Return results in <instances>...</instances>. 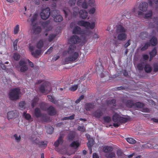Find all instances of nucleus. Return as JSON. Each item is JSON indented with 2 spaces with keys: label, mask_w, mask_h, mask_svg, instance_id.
<instances>
[{
  "label": "nucleus",
  "mask_w": 158,
  "mask_h": 158,
  "mask_svg": "<svg viewBox=\"0 0 158 158\" xmlns=\"http://www.w3.org/2000/svg\"><path fill=\"white\" fill-rule=\"evenodd\" d=\"M76 49V46L74 44L70 45L69 46L67 54V57L65 59L67 63L69 61H75L78 57L79 54L77 52L75 51Z\"/></svg>",
  "instance_id": "1"
},
{
  "label": "nucleus",
  "mask_w": 158,
  "mask_h": 158,
  "mask_svg": "<svg viewBox=\"0 0 158 158\" xmlns=\"http://www.w3.org/2000/svg\"><path fill=\"white\" fill-rule=\"evenodd\" d=\"M37 17V14H35L31 17L30 20L32 26L31 28V32L34 34H39L41 31V28L39 26L37 27L36 25Z\"/></svg>",
  "instance_id": "2"
},
{
  "label": "nucleus",
  "mask_w": 158,
  "mask_h": 158,
  "mask_svg": "<svg viewBox=\"0 0 158 158\" xmlns=\"http://www.w3.org/2000/svg\"><path fill=\"white\" fill-rule=\"evenodd\" d=\"M129 118L128 117H123L119 114L115 113L114 114L112 118L113 121L114 122L113 125L115 127H118L120 123H125Z\"/></svg>",
  "instance_id": "3"
},
{
  "label": "nucleus",
  "mask_w": 158,
  "mask_h": 158,
  "mask_svg": "<svg viewBox=\"0 0 158 158\" xmlns=\"http://www.w3.org/2000/svg\"><path fill=\"white\" fill-rule=\"evenodd\" d=\"M70 27L73 29V33L74 34H81L83 37H85L88 35L90 33L89 31H85L82 32L81 30V28L77 26L74 22L70 24Z\"/></svg>",
  "instance_id": "4"
},
{
  "label": "nucleus",
  "mask_w": 158,
  "mask_h": 158,
  "mask_svg": "<svg viewBox=\"0 0 158 158\" xmlns=\"http://www.w3.org/2000/svg\"><path fill=\"white\" fill-rule=\"evenodd\" d=\"M127 29L121 25L117 27V32L118 33V39L120 40H124L127 38V35L126 33Z\"/></svg>",
  "instance_id": "5"
},
{
  "label": "nucleus",
  "mask_w": 158,
  "mask_h": 158,
  "mask_svg": "<svg viewBox=\"0 0 158 158\" xmlns=\"http://www.w3.org/2000/svg\"><path fill=\"white\" fill-rule=\"evenodd\" d=\"M20 94V89L19 88H15L10 90L8 96L10 100H15L19 98Z\"/></svg>",
  "instance_id": "6"
},
{
  "label": "nucleus",
  "mask_w": 158,
  "mask_h": 158,
  "mask_svg": "<svg viewBox=\"0 0 158 158\" xmlns=\"http://www.w3.org/2000/svg\"><path fill=\"white\" fill-rule=\"evenodd\" d=\"M95 22H93L90 23L89 22L85 21L83 20L80 21L77 23L80 26H83L87 29H93L95 27Z\"/></svg>",
  "instance_id": "7"
},
{
  "label": "nucleus",
  "mask_w": 158,
  "mask_h": 158,
  "mask_svg": "<svg viewBox=\"0 0 158 158\" xmlns=\"http://www.w3.org/2000/svg\"><path fill=\"white\" fill-rule=\"evenodd\" d=\"M40 15L42 19L45 20L48 19L50 15V9L48 7L42 9Z\"/></svg>",
  "instance_id": "8"
},
{
  "label": "nucleus",
  "mask_w": 158,
  "mask_h": 158,
  "mask_svg": "<svg viewBox=\"0 0 158 158\" xmlns=\"http://www.w3.org/2000/svg\"><path fill=\"white\" fill-rule=\"evenodd\" d=\"M52 15L54 18V20L56 22H59L62 20L63 18L60 15L59 11L54 10L52 12Z\"/></svg>",
  "instance_id": "9"
},
{
  "label": "nucleus",
  "mask_w": 158,
  "mask_h": 158,
  "mask_svg": "<svg viewBox=\"0 0 158 158\" xmlns=\"http://www.w3.org/2000/svg\"><path fill=\"white\" fill-rule=\"evenodd\" d=\"M27 64L26 60L25 59L20 60L19 62V65L20 67V71L22 72H24L27 71L28 69V67L26 65Z\"/></svg>",
  "instance_id": "10"
},
{
  "label": "nucleus",
  "mask_w": 158,
  "mask_h": 158,
  "mask_svg": "<svg viewBox=\"0 0 158 158\" xmlns=\"http://www.w3.org/2000/svg\"><path fill=\"white\" fill-rule=\"evenodd\" d=\"M18 116V112L16 110L10 111L7 113V117L9 120L16 118Z\"/></svg>",
  "instance_id": "11"
},
{
  "label": "nucleus",
  "mask_w": 158,
  "mask_h": 158,
  "mask_svg": "<svg viewBox=\"0 0 158 158\" xmlns=\"http://www.w3.org/2000/svg\"><path fill=\"white\" fill-rule=\"evenodd\" d=\"M80 41V40L79 38L77 35H73L71 36L69 40V43L71 45H73L74 44H75Z\"/></svg>",
  "instance_id": "12"
},
{
  "label": "nucleus",
  "mask_w": 158,
  "mask_h": 158,
  "mask_svg": "<svg viewBox=\"0 0 158 158\" xmlns=\"http://www.w3.org/2000/svg\"><path fill=\"white\" fill-rule=\"evenodd\" d=\"M44 44L45 45L46 47H47L48 45V43L47 41H46L45 40H40L37 44V48L39 49L43 47Z\"/></svg>",
  "instance_id": "13"
},
{
  "label": "nucleus",
  "mask_w": 158,
  "mask_h": 158,
  "mask_svg": "<svg viewBox=\"0 0 158 158\" xmlns=\"http://www.w3.org/2000/svg\"><path fill=\"white\" fill-rule=\"evenodd\" d=\"M34 48L35 47L31 45L29 46V49L31 51L32 55L36 57L40 54V51L39 50H37L34 52Z\"/></svg>",
  "instance_id": "14"
},
{
  "label": "nucleus",
  "mask_w": 158,
  "mask_h": 158,
  "mask_svg": "<svg viewBox=\"0 0 158 158\" xmlns=\"http://www.w3.org/2000/svg\"><path fill=\"white\" fill-rule=\"evenodd\" d=\"M148 7V4L146 2L141 3L139 6V10L143 11H146Z\"/></svg>",
  "instance_id": "15"
},
{
  "label": "nucleus",
  "mask_w": 158,
  "mask_h": 158,
  "mask_svg": "<svg viewBox=\"0 0 158 158\" xmlns=\"http://www.w3.org/2000/svg\"><path fill=\"white\" fill-rule=\"evenodd\" d=\"M79 14L80 18L83 19H86L88 15L87 11L83 10H80L79 12Z\"/></svg>",
  "instance_id": "16"
},
{
  "label": "nucleus",
  "mask_w": 158,
  "mask_h": 158,
  "mask_svg": "<svg viewBox=\"0 0 158 158\" xmlns=\"http://www.w3.org/2000/svg\"><path fill=\"white\" fill-rule=\"evenodd\" d=\"M63 135H60L58 139L55 142L54 145L56 147H58L63 142Z\"/></svg>",
  "instance_id": "17"
},
{
  "label": "nucleus",
  "mask_w": 158,
  "mask_h": 158,
  "mask_svg": "<svg viewBox=\"0 0 158 158\" xmlns=\"http://www.w3.org/2000/svg\"><path fill=\"white\" fill-rule=\"evenodd\" d=\"M113 150V148L111 146H105L102 148V151L105 152L109 153L112 151Z\"/></svg>",
  "instance_id": "18"
},
{
  "label": "nucleus",
  "mask_w": 158,
  "mask_h": 158,
  "mask_svg": "<svg viewBox=\"0 0 158 158\" xmlns=\"http://www.w3.org/2000/svg\"><path fill=\"white\" fill-rule=\"evenodd\" d=\"M93 116L96 117H100L102 114V113L101 110H98L93 114Z\"/></svg>",
  "instance_id": "19"
},
{
  "label": "nucleus",
  "mask_w": 158,
  "mask_h": 158,
  "mask_svg": "<svg viewBox=\"0 0 158 158\" xmlns=\"http://www.w3.org/2000/svg\"><path fill=\"white\" fill-rule=\"evenodd\" d=\"M33 141H34L35 143L37 144H38L41 147H45L47 146V142H46L44 141H40L37 142L36 141H35L34 139H32Z\"/></svg>",
  "instance_id": "20"
},
{
  "label": "nucleus",
  "mask_w": 158,
  "mask_h": 158,
  "mask_svg": "<svg viewBox=\"0 0 158 158\" xmlns=\"http://www.w3.org/2000/svg\"><path fill=\"white\" fill-rule=\"evenodd\" d=\"M48 112L50 115H53L56 114V111L53 107L52 106L49 107L48 109Z\"/></svg>",
  "instance_id": "21"
},
{
  "label": "nucleus",
  "mask_w": 158,
  "mask_h": 158,
  "mask_svg": "<svg viewBox=\"0 0 158 158\" xmlns=\"http://www.w3.org/2000/svg\"><path fill=\"white\" fill-rule=\"evenodd\" d=\"M19 106L21 110H23L27 108L28 105L26 104L24 102H21L19 103Z\"/></svg>",
  "instance_id": "22"
},
{
  "label": "nucleus",
  "mask_w": 158,
  "mask_h": 158,
  "mask_svg": "<svg viewBox=\"0 0 158 158\" xmlns=\"http://www.w3.org/2000/svg\"><path fill=\"white\" fill-rule=\"evenodd\" d=\"M117 154L118 158H126L127 157V156L125 155L120 150L117 151Z\"/></svg>",
  "instance_id": "23"
},
{
  "label": "nucleus",
  "mask_w": 158,
  "mask_h": 158,
  "mask_svg": "<svg viewBox=\"0 0 158 158\" xmlns=\"http://www.w3.org/2000/svg\"><path fill=\"white\" fill-rule=\"evenodd\" d=\"M93 139H91L89 140V142L87 143V146L89 151V152L90 154H91L92 152L91 147L93 144Z\"/></svg>",
  "instance_id": "24"
},
{
  "label": "nucleus",
  "mask_w": 158,
  "mask_h": 158,
  "mask_svg": "<svg viewBox=\"0 0 158 158\" xmlns=\"http://www.w3.org/2000/svg\"><path fill=\"white\" fill-rule=\"evenodd\" d=\"M79 145L80 143L77 141H73L70 144L71 146L75 149L77 148Z\"/></svg>",
  "instance_id": "25"
},
{
  "label": "nucleus",
  "mask_w": 158,
  "mask_h": 158,
  "mask_svg": "<svg viewBox=\"0 0 158 158\" xmlns=\"http://www.w3.org/2000/svg\"><path fill=\"white\" fill-rule=\"evenodd\" d=\"M13 137L14 139L16 142L19 143L20 141L21 137L19 134H15L14 135Z\"/></svg>",
  "instance_id": "26"
},
{
  "label": "nucleus",
  "mask_w": 158,
  "mask_h": 158,
  "mask_svg": "<svg viewBox=\"0 0 158 158\" xmlns=\"http://www.w3.org/2000/svg\"><path fill=\"white\" fill-rule=\"evenodd\" d=\"M46 131L48 134H51L53 131V128L51 126H47L45 127Z\"/></svg>",
  "instance_id": "27"
},
{
  "label": "nucleus",
  "mask_w": 158,
  "mask_h": 158,
  "mask_svg": "<svg viewBox=\"0 0 158 158\" xmlns=\"http://www.w3.org/2000/svg\"><path fill=\"white\" fill-rule=\"evenodd\" d=\"M150 41L152 45H155L157 42V38L155 37H153L150 40Z\"/></svg>",
  "instance_id": "28"
},
{
  "label": "nucleus",
  "mask_w": 158,
  "mask_h": 158,
  "mask_svg": "<svg viewBox=\"0 0 158 158\" xmlns=\"http://www.w3.org/2000/svg\"><path fill=\"white\" fill-rule=\"evenodd\" d=\"M79 13V9L77 7H75L73 9L72 15L74 16H75L77 15Z\"/></svg>",
  "instance_id": "29"
},
{
  "label": "nucleus",
  "mask_w": 158,
  "mask_h": 158,
  "mask_svg": "<svg viewBox=\"0 0 158 158\" xmlns=\"http://www.w3.org/2000/svg\"><path fill=\"white\" fill-rule=\"evenodd\" d=\"M156 54V48H154L152 50L150 53V59L154 57Z\"/></svg>",
  "instance_id": "30"
},
{
  "label": "nucleus",
  "mask_w": 158,
  "mask_h": 158,
  "mask_svg": "<svg viewBox=\"0 0 158 158\" xmlns=\"http://www.w3.org/2000/svg\"><path fill=\"white\" fill-rule=\"evenodd\" d=\"M35 115L37 117H40L41 114L40 110L38 108H36L35 110Z\"/></svg>",
  "instance_id": "31"
},
{
  "label": "nucleus",
  "mask_w": 158,
  "mask_h": 158,
  "mask_svg": "<svg viewBox=\"0 0 158 158\" xmlns=\"http://www.w3.org/2000/svg\"><path fill=\"white\" fill-rule=\"evenodd\" d=\"M144 69L146 72L149 73L151 71L152 68L150 65L147 64L145 65Z\"/></svg>",
  "instance_id": "32"
},
{
  "label": "nucleus",
  "mask_w": 158,
  "mask_h": 158,
  "mask_svg": "<svg viewBox=\"0 0 158 158\" xmlns=\"http://www.w3.org/2000/svg\"><path fill=\"white\" fill-rule=\"evenodd\" d=\"M127 141L130 144H134L136 143V141L133 139L131 138L126 139Z\"/></svg>",
  "instance_id": "33"
},
{
  "label": "nucleus",
  "mask_w": 158,
  "mask_h": 158,
  "mask_svg": "<svg viewBox=\"0 0 158 158\" xmlns=\"http://www.w3.org/2000/svg\"><path fill=\"white\" fill-rule=\"evenodd\" d=\"M126 106L129 107H131L133 105V102L131 100H128L126 103Z\"/></svg>",
  "instance_id": "34"
},
{
  "label": "nucleus",
  "mask_w": 158,
  "mask_h": 158,
  "mask_svg": "<svg viewBox=\"0 0 158 158\" xmlns=\"http://www.w3.org/2000/svg\"><path fill=\"white\" fill-rule=\"evenodd\" d=\"M23 116L26 119L32 120L30 114H26L25 112H24L23 113Z\"/></svg>",
  "instance_id": "35"
},
{
  "label": "nucleus",
  "mask_w": 158,
  "mask_h": 158,
  "mask_svg": "<svg viewBox=\"0 0 158 158\" xmlns=\"http://www.w3.org/2000/svg\"><path fill=\"white\" fill-rule=\"evenodd\" d=\"M115 156V153L113 152H111L110 153H107L106 155V156L107 158H112L114 157Z\"/></svg>",
  "instance_id": "36"
},
{
  "label": "nucleus",
  "mask_w": 158,
  "mask_h": 158,
  "mask_svg": "<svg viewBox=\"0 0 158 158\" xmlns=\"http://www.w3.org/2000/svg\"><path fill=\"white\" fill-rule=\"evenodd\" d=\"M135 106L138 108H143L144 106V104L140 102H138L135 103Z\"/></svg>",
  "instance_id": "37"
},
{
  "label": "nucleus",
  "mask_w": 158,
  "mask_h": 158,
  "mask_svg": "<svg viewBox=\"0 0 158 158\" xmlns=\"http://www.w3.org/2000/svg\"><path fill=\"white\" fill-rule=\"evenodd\" d=\"M63 11L64 13L65 14V17H67L69 15H70L72 14V13L70 12L69 10L68 9H64Z\"/></svg>",
  "instance_id": "38"
},
{
  "label": "nucleus",
  "mask_w": 158,
  "mask_h": 158,
  "mask_svg": "<svg viewBox=\"0 0 158 158\" xmlns=\"http://www.w3.org/2000/svg\"><path fill=\"white\" fill-rule=\"evenodd\" d=\"M48 98L49 101H50L54 103H56V100L52 96L48 95Z\"/></svg>",
  "instance_id": "39"
},
{
  "label": "nucleus",
  "mask_w": 158,
  "mask_h": 158,
  "mask_svg": "<svg viewBox=\"0 0 158 158\" xmlns=\"http://www.w3.org/2000/svg\"><path fill=\"white\" fill-rule=\"evenodd\" d=\"M93 107V105L91 103H87L85 104V108L86 110H89Z\"/></svg>",
  "instance_id": "40"
},
{
  "label": "nucleus",
  "mask_w": 158,
  "mask_h": 158,
  "mask_svg": "<svg viewBox=\"0 0 158 158\" xmlns=\"http://www.w3.org/2000/svg\"><path fill=\"white\" fill-rule=\"evenodd\" d=\"M19 30V26L17 25L15 27L14 29V33L17 34L18 33Z\"/></svg>",
  "instance_id": "41"
},
{
  "label": "nucleus",
  "mask_w": 158,
  "mask_h": 158,
  "mask_svg": "<svg viewBox=\"0 0 158 158\" xmlns=\"http://www.w3.org/2000/svg\"><path fill=\"white\" fill-rule=\"evenodd\" d=\"M77 87H78L77 85H72L69 88V89L71 91H74L77 89Z\"/></svg>",
  "instance_id": "42"
},
{
  "label": "nucleus",
  "mask_w": 158,
  "mask_h": 158,
  "mask_svg": "<svg viewBox=\"0 0 158 158\" xmlns=\"http://www.w3.org/2000/svg\"><path fill=\"white\" fill-rule=\"evenodd\" d=\"M116 101L114 99H112L110 100V102H108L107 103L108 104L112 105L114 106L116 105Z\"/></svg>",
  "instance_id": "43"
},
{
  "label": "nucleus",
  "mask_w": 158,
  "mask_h": 158,
  "mask_svg": "<svg viewBox=\"0 0 158 158\" xmlns=\"http://www.w3.org/2000/svg\"><path fill=\"white\" fill-rule=\"evenodd\" d=\"M56 150L59 152L61 153L62 154H64L66 153V149L63 148L62 149H60L59 148H57Z\"/></svg>",
  "instance_id": "44"
},
{
  "label": "nucleus",
  "mask_w": 158,
  "mask_h": 158,
  "mask_svg": "<svg viewBox=\"0 0 158 158\" xmlns=\"http://www.w3.org/2000/svg\"><path fill=\"white\" fill-rule=\"evenodd\" d=\"M20 57V55L17 53H15L13 55V58L16 60H18Z\"/></svg>",
  "instance_id": "45"
},
{
  "label": "nucleus",
  "mask_w": 158,
  "mask_h": 158,
  "mask_svg": "<svg viewBox=\"0 0 158 158\" xmlns=\"http://www.w3.org/2000/svg\"><path fill=\"white\" fill-rule=\"evenodd\" d=\"M152 1L154 2L156 4H158V0H152V1L151 0H149L148 3L150 6H152Z\"/></svg>",
  "instance_id": "46"
},
{
  "label": "nucleus",
  "mask_w": 158,
  "mask_h": 158,
  "mask_svg": "<svg viewBox=\"0 0 158 158\" xmlns=\"http://www.w3.org/2000/svg\"><path fill=\"white\" fill-rule=\"evenodd\" d=\"M74 134L73 133H71L69 134L68 136V138L70 140H72L74 137Z\"/></svg>",
  "instance_id": "47"
},
{
  "label": "nucleus",
  "mask_w": 158,
  "mask_h": 158,
  "mask_svg": "<svg viewBox=\"0 0 158 158\" xmlns=\"http://www.w3.org/2000/svg\"><path fill=\"white\" fill-rule=\"evenodd\" d=\"M55 36V35L54 34L50 35L48 38V41L49 42H51L54 39Z\"/></svg>",
  "instance_id": "48"
},
{
  "label": "nucleus",
  "mask_w": 158,
  "mask_h": 158,
  "mask_svg": "<svg viewBox=\"0 0 158 158\" xmlns=\"http://www.w3.org/2000/svg\"><path fill=\"white\" fill-rule=\"evenodd\" d=\"M18 42V40H16L13 43V46L14 48V49L15 50H17V43Z\"/></svg>",
  "instance_id": "49"
},
{
  "label": "nucleus",
  "mask_w": 158,
  "mask_h": 158,
  "mask_svg": "<svg viewBox=\"0 0 158 158\" xmlns=\"http://www.w3.org/2000/svg\"><path fill=\"white\" fill-rule=\"evenodd\" d=\"M38 101V98H36L34 100V101L32 102L31 103V106L32 108H33L34 106L36 105L37 102Z\"/></svg>",
  "instance_id": "50"
},
{
  "label": "nucleus",
  "mask_w": 158,
  "mask_h": 158,
  "mask_svg": "<svg viewBox=\"0 0 158 158\" xmlns=\"http://www.w3.org/2000/svg\"><path fill=\"white\" fill-rule=\"evenodd\" d=\"M104 119L105 122L107 123L110 121L111 118L109 116H106L104 117Z\"/></svg>",
  "instance_id": "51"
},
{
  "label": "nucleus",
  "mask_w": 158,
  "mask_h": 158,
  "mask_svg": "<svg viewBox=\"0 0 158 158\" xmlns=\"http://www.w3.org/2000/svg\"><path fill=\"white\" fill-rule=\"evenodd\" d=\"M81 6L83 8L85 9H86L88 7V5L87 3L85 2V1L83 2V3Z\"/></svg>",
  "instance_id": "52"
},
{
  "label": "nucleus",
  "mask_w": 158,
  "mask_h": 158,
  "mask_svg": "<svg viewBox=\"0 0 158 158\" xmlns=\"http://www.w3.org/2000/svg\"><path fill=\"white\" fill-rule=\"evenodd\" d=\"M78 129L81 132H84L85 130V128L83 126L78 127Z\"/></svg>",
  "instance_id": "53"
},
{
  "label": "nucleus",
  "mask_w": 158,
  "mask_h": 158,
  "mask_svg": "<svg viewBox=\"0 0 158 158\" xmlns=\"http://www.w3.org/2000/svg\"><path fill=\"white\" fill-rule=\"evenodd\" d=\"M84 95H82L76 101L75 103H79L80 101L84 98Z\"/></svg>",
  "instance_id": "54"
},
{
  "label": "nucleus",
  "mask_w": 158,
  "mask_h": 158,
  "mask_svg": "<svg viewBox=\"0 0 158 158\" xmlns=\"http://www.w3.org/2000/svg\"><path fill=\"white\" fill-rule=\"evenodd\" d=\"M152 15V12L150 11L148 12V13L146 14L145 16V18H148L151 17Z\"/></svg>",
  "instance_id": "55"
},
{
  "label": "nucleus",
  "mask_w": 158,
  "mask_h": 158,
  "mask_svg": "<svg viewBox=\"0 0 158 158\" xmlns=\"http://www.w3.org/2000/svg\"><path fill=\"white\" fill-rule=\"evenodd\" d=\"M149 45L150 44L148 43L145 44L144 46L141 48L142 50H143L146 49Z\"/></svg>",
  "instance_id": "56"
},
{
  "label": "nucleus",
  "mask_w": 158,
  "mask_h": 158,
  "mask_svg": "<svg viewBox=\"0 0 158 158\" xmlns=\"http://www.w3.org/2000/svg\"><path fill=\"white\" fill-rule=\"evenodd\" d=\"M95 11V9L93 7L91 8L89 10V13L90 14H93Z\"/></svg>",
  "instance_id": "57"
},
{
  "label": "nucleus",
  "mask_w": 158,
  "mask_h": 158,
  "mask_svg": "<svg viewBox=\"0 0 158 158\" xmlns=\"http://www.w3.org/2000/svg\"><path fill=\"white\" fill-rule=\"evenodd\" d=\"M74 118V115H72L71 116H70L69 117H66L64 118L63 119H73Z\"/></svg>",
  "instance_id": "58"
},
{
  "label": "nucleus",
  "mask_w": 158,
  "mask_h": 158,
  "mask_svg": "<svg viewBox=\"0 0 158 158\" xmlns=\"http://www.w3.org/2000/svg\"><path fill=\"white\" fill-rule=\"evenodd\" d=\"M76 2V0H70L69 2V4L71 6L74 5Z\"/></svg>",
  "instance_id": "59"
},
{
  "label": "nucleus",
  "mask_w": 158,
  "mask_h": 158,
  "mask_svg": "<svg viewBox=\"0 0 158 158\" xmlns=\"http://www.w3.org/2000/svg\"><path fill=\"white\" fill-rule=\"evenodd\" d=\"M95 2L94 0H89V4L90 6H94Z\"/></svg>",
  "instance_id": "60"
},
{
  "label": "nucleus",
  "mask_w": 158,
  "mask_h": 158,
  "mask_svg": "<svg viewBox=\"0 0 158 158\" xmlns=\"http://www.w3.org/2000/svg\"><path fill=\"white\" fill-rule=\"evenodd\" d=\"M83 2L82 0H78L77 2V4L78 6H81Z\"/></svg>",
  "instance_id": "61"
},
{
  "label": "nucleus",
  "mask_w": 158,
  "mask_h": 158,
  "mask_svg": "<svg viewBox=\"0 0 158 158\" xmlns=\"http://www.w3.org/2000/svg\"><path fill=\"white\" fill-rule=\"evenodd\" d=\"M137 66L138 69L140 70H142L143 69V66L141 64H138Z\"/></svg>",
  "instance_id": "62"
},
{
  "label": "nucleus",
  "mask_w": 158,
  "mask_h": 158,
  "mask_svg": "<svg viewBox=\"0 0 158 158\" xmlns=\"http://www.w3.org/2000/svg\"><path fill=\"white\" fill-rule=\"evenodd\" d=\"M53 49V48L52 47H51L45 53L47 54H49L50 53H51L52 50Z\"/></svg>",
  "instance_id": "63"
},
{
  "label": "nucleus",
  "mask_w": 158,
  "mask_h": 158,
  "mask_svg": "<svg viewBox=\"0 0 158 158\" xmlns=\"http://www.w3.org/2000/svg\"><path fill=\"white\" fill-rule=\"evenodd\" d=\"M45 89V88L43 86H41L40 88V90L42 92H44Z\"/></svg>",
  "instance_id": "64"
}]
</instances>
